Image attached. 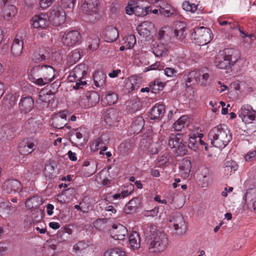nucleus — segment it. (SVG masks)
I'll return each instance as SVG.
<instances>
[{"label":"nucleus","instance_id":"nucleus-39","mask_svg":"<svg viewBox=\"0 0 256 256\" xmlns=\"http://www.w3.org/2000/svg\"><path fill=\"white\" fill-rule=\"evenodd\" d=\"M88 49L91 52H93L98 48L100 40L98 36L95 34H91L88 38Z\"/></svg>","mask_w":256,"mask_h":256},{"label":"nucleus","instance_id":"nucleus-34","mask_svg":"<svg viewBox=\"0 0 256 256\" xmlns=\"http://www.w3.org/2000/svg\"><path fill=\"white\" fill-rule=\"evenodd\" d=\"M17 13L16 7L12 4H8L4 6L3 9L2 15L4 20H9L14 16Z\"/></svg>","mask_w":256,"mask_h":256},{"label":"nucleus","instance_id":"nucleus-33","mask_svg":"<svg viewBox=\"0 0 256 256\" xmlns=\"http://www.w3.org/2000/svg\"><path fill=\"white\" fill-rule=\"evenodd\" d=\"M156 7L159 8L160 12L165 16H170L173 14L172 7L166 1L160 0L158 2Z\"/></svg>","mask_w":256,"mask_h":256},{"label":"nucleus","instance_id":"nucleus-1","mask_svg":"<svg viewBox=\"0 0 256 256\" xmlns=\"http://www.w3.org/2000/svg\"><path fill=\"white\" fill-rule=\"evenodd\" d=\"M144 234L149 251L154 253H161L164 251L168 244V239L166 234L158 231L156 226L148 227Z\"/></svg>","mask_w":256,"mask_h":256},{"label":"nucleus","instance_id":"nucleus-18","mask_svg":"<svg viewBox=\"0 0 256 256\" xmlns=\"http://www.w3.org/2000/svg\"><path fill=\"white\" fill-rule=\"evenodd\" d=\"M34 144L30 140H24L19 144V152L22 155H28L34 150Z\"/></svg>","mask_w":256,"mask_h":256},{"label":"nucleus","instance_id":"nucleus-29","mask_svg":"<svg viewBox=\"0 0 256 256\" xmlns=\"http://www.w3.org/2000/svg\"><path fill=\"white\" fill-rule=\"evenodd\" d=\"M141 207V200L138 198H134L131 200L125 206L124 210L126 214L136 212L138 208Z\"/></svg>","mask_w":256,"mask_h":256},{"label":"nucleus","instance_id":"nucleus-38","mask_svg":"<svg viewBox=\"0 0 256 256\" xmlns=\"http://www.w3.org/2000/svg\"><path fill=\"white\" fill-rule=\"evenodd\" d=\"M118 100V95L116 92L108 91L106 92L104 98H102V102L106 104L112 105L116 103Z\"/></svg>","mask_w":256,"mask_h":256},{"label":"nucleus","instance_id":"nucleus-45","mask_svg":"<svg viewBox=\"0 0 256 256\" xmlns=\"http://www.w3.org/2000/svg\"><path fill=\"white\" fill-rule=\"evenodd\" d=\"M153 52L156 56H163L166 54L167 49L164 44H160L154 47Z\"/></svg>","mask_w":256,"mask_h":256},{"label":"nucleus","instance_id":"nucleus-12","mask_svg":"<svg viewBox=\"0 0 256 256\" xmlns=\"http://www.w3.org/2000/svg\"><path fill=\"white\" fill-rule=\"evenodd\" d=\"M50 22L54 26L63 24L66 20V14L61 6H56L52 9L50 16Z\"/></svg>","mask_w":256,"mask_h":256},{"label":"nucleus","instance_id":"nucleus-36","mask_svg":"<svg viewBox=\"0 0 256 256\" xmlns=\"http://www.w3.org/2000/svg\"><path fill=\"white\" fill-rule=\"evenodd\" d=\"M53 94L54 93L52 92L50 90L46 91L44 90H40L39 92L38 98L36 101V104H38L42 102L44 106L48 104L50 102V96Z\"/></svg>","mask_w":256,"mask_h":256},{"label":"nucleus","instance_id":"nucleus-9","mask_svg":"<svg viewBox=\"0 0 256 256\" xmlns=\"http://www.w3.org/2000/svg\"><path fill=\"white\" fill-rule=\"evenodd\" d=\"M170 226L178 235H182L186 231V224L183 216L180 213L174 214L170 220Z\"/></svg>","mask_w":256,"mask_h":256},{"label":"nucleus","instance_id":"nucleus-16","mask_svg":"<svg viewBox=\"0 0 256 256\" xmlns=\"http://www.w3.org/2000/svg\"><path fill=\"white\" fill-rule=\"evenodd\" d=\"M32 21L33 26L36 28H45L48 26L49 24L48 16L46 14H41L34 16Z\"/></svg>","mask_w":256,"mask_h":256},{"label":"nucleus","instance_id":"nucleus-41","mask_svg":"<svg viewBox=\"0 0 256 256\" xmlns=\"http://www.w3.org/2000/svg\"><path fill=\"white\" fill-rule=\"evenodd\" d=\"M150 138H148L146 140V143L144 144V147L148 150L150 154H156L158 152L160 148L159 144L156 142H151Z\"/></svg>","mask_w":256,"mask_h":256},{"label":"nucleus","instance_id":"nucleus-63","mask_svg":"<svg viewBox=\"0 0 256 256\" xmlns=\"http://www.w3.org/2000/svg\"><path fill=\"white\" fill-rule=\"evenodd\" d=\"M128 186L130 187V190H123L120 193L121 195L123 198L130 195L132 192V190L134 188V186L132 184H130V186Z\"/></svg>","mask_w":256,"mask_h":256},{"label":"nucleus","instance_id":"nucleus-22","mask_svg":"<svg viewBox=\"0 0 256 256\" xmlns=\"http://www.w3.org/2000/svg\"><path fill=\"white\" fill-rule=\"evenodd\" d=\"M144 121L142 116H138L135 118L129 128V132L131 134H138L142 131L144 126Z\"/></svg>","mask_w":256,"mask_h":256},{"label":"nucleus","instance_id":"nucleus-56","mask_svg":"<svg viewBox=\"0 0 256 256\" xmlns=\"http://www.w3.org/2000/svg\"><path fill=\"white\" fill-rule=\"evenodd\" d=\"M195 71H192L184 77V80L186 82V85L188 86V84L192 82L193 78L195 80Z\"/></svg>","mask_w":256,"mask_h":256},{"label":"nucleus","instance_id":"nucleus-42","mask_svg":"<svg viewBox=\"0 0 256 256\" xmlns=\"http://www.w3.org/2000/svg\"><path fill=\"white\" fill-rule=\"evenodd\" d=\"M198 137H197L196 132H192L189 135L188 141V146L191 150L196 151L198 148Z\"/></svg>","mask_w":256,"mask_h":256},{"label":"nucleus","instance_id":"nucleus-23","mask_svg":"<svg viewBox=\"0 0 256 256\" xmlns=\"http://www.w3.org/2000/svg\"><path fill=\"white\" fill-rule=\"evenodd\" d=\"M165 108L162 104H156L154 106L150 112V117L152 120H159L164 116Z\"/></svg>","mask_w":256,"mask_h":256},{"label":"nucleus","instance_id":"nucleus-27","mask_svg":"<svg viewBox=\"0 0 256 256\" xmlns=\"http://www.w3.org/2000/svg\"><path fill=\"white\" fill-rule=\"evenodd\" d=\"M108 142V136L106 134H103L92 144L90 148L93 151H96L106 146Z\"/></svg>","mask_w":256,"mask_h":256},{"label":"nucleus","instance_id":"nucleus-4","mask_svg":"<svg viewBox=\"0 0 256 256\" xmlns=\"http://www.w3.org/2000/svg\"><path fill=\"white\" fill-rule=\"evenodd\" d=\"M240 58L238 50L233 48L224 49L216 56V66L220 69H228L238 61Z\"/></svg>","mask_w":256,"mask_h":256},{"label":"nucleus","instance_id":"nucleus-10","mask_svg":"<svg viewBox=\"0 0 256 256\" xmlns=\"http://www.w3.org/2000/svg\"><path fill=\"white\" fill-rule=\"evenodd\" d=\"M181 134H170L168 140V145L172 148H174V152L178 156H182L186 154V146L181 140Z\"/></svg>","mask_w":256,"mask_h":256},{"label":"nucleus","instance_id":"nucleus-2","mask_svg":"<svg viewBox=\"0 0 256 256\" xmlns=\"http://www.w3.org/2000/svg\"><path fill=\"white\" fill-rule=\"evenodd\" d=\"M28 70H30V80L39 86L48 84L55 78V70L50 65L39 64L31 68L30 67Z\"/></svg>","mask_w":256,"mask_h":256},{"label":"nucleus","instance_id":"nucleus-17","mask_svg":"<svg viewBox=\"0 0 256 256\" xmlns=\"http://www.w3.org/2000/svg\"><path fill=\"white\" fill-rule=\"evenodd\" d=\"M66 118L65 112H60L53 117L52 124L56 128H62L66 124Z\"/></svg>","mask_w":256,"mask_h":256},{"label":"nucleus","instance_id":"nucleus-5","mask_svg":"<svg viewBox=\"0 0 256 256\" xmlns=\"http://www.w3.org/2000/svg\"><path fill=\"white\" fill-rule=\"evenodd\" d=\"M87 66L84 64H80L76 66L69 74L68 79L70 82H76L73 86L74 89H80L86 84V81H82L86 74Z\"/></svg>","mask_w":256,"mask_h":256},{"label":"nucleus","instance_id":"nucleus-62","mask_svg":"<svg viewBox=\"0 0 256 256\" xmlns=\"http://www.w3.org/2000/svg\"><path fill=\"white\" fill-rule=\"evenodd\" d=\"M39 199H40V198L37 196H35L31 198H30L28 199L26 202V206H27L29 208H33L34 206L30 204V203H33L35 201H37L38 200H39Z\"/></svg>","mask_w":256,"mask_h":256},{"label":"nucleus","instance_id":"nucleus-20","mask_svg":"<svg viewBox=\"0 0 256 256\" xmlns=\"http://www.w3.org/2000/svg\"><path fill=\"white\" fill-rule=\"evenodd\" d=\"M34 106V100L30 96L22 98L19 107L20 110L25 113L30 112Z\"/></svg>","mask_w":256,"mask_h":256},{"label":"nucleus","instance_id":"nucleus-50","mask_svg":"<svg viewBox=\"0 0 256 256\" xmlns=\"http://www.w3.org/2000/svg\"><path fill=\"white\" fill-rule=\"evenodd\" d=\"M136 43V38L134 35H130L125 38L124 44H126V48H131L134 46Z\"/></svg>","mask_w":256,"mask_h":256},{"label":"nucleus","instance_id":"nucleus-32","mask_svg":"<svg viewBox=\"0 0 256 256\" xmlns=\"http://www.w3.org/2000/svg\"><path fill=\"white\" fill-rule=\"evenodd\" d=\"M25 129L30 133H36L41 128V124L34 118L28 120L24 125Z\"/></svg>","mask_w":256,"mask_h":256},{"label":"nucleus","instance_id":"nucleus-15","mask_svg":"<svg viewBox=\"0 0 256 256\" xmlns=\"http://www.w3.org/2000/svg\"><path fill=\"white\" fill-rule=\"evenodd\" d=\"M21 184L16 180H6L2 186V189L8 194L15 192L20 190Z\"/></svg>","mask_w":256,"mask_h":256},{"label":"nucleus","instance_id":"nucleus-8","mask_svg":"<svg viewBox=\"0 0 256 256\" xmlns=\"http://www.w3.org/2000/svg\"><path fill=\"white\" fill-rule=\"evenodd\" d=\"M152 10L150 6H144L140 2H132L126 7V14L130 15L134 14L138 16H144Z\"/></svg>","mask_w":256,"mask_h":256},{"label":"nucleus","instance_id":"nucleus-30","mask_svg":"<svg viewBox=\"0 0 256 256\" xmlns=\"http://www.w3.org/2000/svg\"><path fill=\"white\" fill-rule=\"evenodd\" d=\"M134 148V144L132 140H127L120 144L118 147V151L123 156L130 154Z\"/></svg>","mask_w":256,"mask_h":256},{"label":"nucleus","instance_id":"nucleus-6","mask_svg":"<svg viewBox=\"0 0 256 256\" xmlns=\"http://www.w3.org/2000/svg\"><path fill=\"white\" fill-rule=\"evenodd\" d=\"M192 34V38L198 45H205L211 40L212 31L210 28L200 26L195 28Z\"/></svg>","mask_w":256,"mask_h":256},{"label":"nucleus","instance_id":"nucleus-58","mask_svg":"<svg viewBox=\"0 0 256 256\" xmlns=\"http://www.w3.org/2000/svg\"><path fill=\"white\" fill-rule=\"evenodd\" d=\"M52 3V0H40L39 4L42 8H46L50 6Z\"/></svg>","mask_w":256,"mask_h":256},{"label":"nucleus","instance_id":"nucleus-61","mask_svg":"<svg viewBox=\"0 0 256 256\" xmlns=\"http://www.w3.org/2000/svg\"><path fill=\"white\" fill-rule=\"evenodd\" d=\"M120 5L116 3H112L110 6V11L112 14H116L120 10Z\"/></svg>","mask_w":256,"mask_h":256},{"label":"nucleus","instance_id":"nucleus-26","mask_svg":"<svg viewBox=\"0 0 256 256\" xmlns=\"http://www.w3.org/2000/svg\"><path fill=\"white\" fill-rule=\"evenodd\" d=\"M118 36V33L116 27L112 26H108L104 31V39L110 42L116 40Z\"/></svg>","mask_w":256,"mask_h":256},{"label":"nucleus","instance_id":"nucleus-14","mask_svg":"<svg viewBox=\"0 0 256 256\" xmlns=\"http://www.w3.org/2000/svg\"><path fill=\"white\" fill-rule=\"evenodd\" d=\"M112 238L116 240H123L128 234L126 228L121 224H114L110 230Z\"/></svg>","mask_w":256,"mask_h":256},{"label":"nucleus","instance_id":"nucleus-7","mask_svg":"<svg viewBox=\"0 0 256 256\" xmlns=\"http://www.w3.org/2000/svg\"><path fill=\"white\" fill-rule=\"evenodd\" d=\"M82 36L78 30H71L64 33L62 38V42L64 46L72 47L82 42Z\"/></svg>","mask_w":256,"mask_h":256},{"label":"nucleus","instance_id":"nucleus-21","mask_svg":"<svg viewBox=\"0 0 256 256\" xmlns=\"http://www.w3.org/2000/svg\"><path fill=\"white\" fill-rule=\"evenodd\" d=\"M195 80L198 84L206 86L208 84L210 75L206 70H200L195 71Z\"/></svg>","mask_w":256,"mask_h":256},{"label":"nucleus","instance_id":"nucleus-59","mask_svg":"<svg viewBox=\"0 0 256 256\" xmlns=\"http://www.w3.org/2000/svg\"><path fill=\"white\" fill-rule=\"evenodd\" d=\"M256 156V151L253 150L248 152L245 156V160L248 162L252 161Z\"/></svg>","mask_w":256,"mask_h":256},{"label":"nucleus","instance_id":"nucleus-46","mask_svg":"<svg viewBox=\"0 0 256 256\" xmlns=\"http://www.w3.org/2000/svg\"><path fill=\"white\" fill-rule=\"evenodd\" d=\"M187 118L186 116H181L173 124V128L175 131H181L186 122Z\"/></svg>","mask_w":256,"mask_h":256},{"label":"nucleus","instance_id":"nucleus-40","mask_svg":"<svg viewBox=\"0 0 256 256\" xmlns=\"http://www.w3.org/2000/svg\"><path fill=\"white\" fill-rule=\"evenodd\" d=\"M93 78L96 86L102 87L105 84L106 76L102 72H95L93 76Z\"/></svg>","mask_w":256,"mask_h":256},{"label":"nucleus","instance_id":"nucleus-37","mask_svg":"<svg viewBox=\"0 0 256 256\" xmlns=\"http://www.w3.org/2000/svg\"><path fill=\"white\" fill-rule=\"evenodd\" d=\"M125 88L128 92L137 90L139 88V82L134 76L128 78L125 82Z\"/></svg>","mask_w":256,"mask_h":256},{"label":"nucleus","instance_id":"nucleus-47","mask_svg":"<svg viewBox=\"0 0 256 256\" xmlns=\"http://www.w3.org/2000/svg\"><path fill=\"white\" fill-rule=\"evenodd\" d=\"M104 256H126L124 251L116 248L106 252Z\"/></svg>","mask_w":256,"mask_h":256},{"label":"nucleus","instance_id":"nucleus-43","mask_svg":"<svg viewBox=\"0 0 256 256\" xmlns=\"http://www.w3.org/2000/svg\"><path fill=\"white\" fill-rule=\"evenodd\" d=\"M108 221V220L106 218H98L93 222V225L96 229L102 231L106 228Z\"/></svg>","mask_w":256,"mask_h":256},{"label":"nucleus","instance_id":"nucleus-25","mask_svg":"<svg viewBox=\"0 0 256 256\" xmlns=\"http://www.w3.org/2000/svg\"><path fill=\"white\" fill-rule=\"evenodd\" d=\"M98 0H84L82 8L88 14H91L96 12Z\"/></svg>","mask_w":256,"mask_h":256},{"label":"nucleus","instance_id":"nucleus-13","mask_svg":"<svg viewBox=\"0 0 256 256\" xmlns=\"http://www.w3.org/2000/svg\"><path fill=\"white\" fill-rule=\"evenodd\" d=\"M99 95L96 92L87 93L83 96L79 102V104L84 108H88L94 106L99 100Z\"/></svg>","mask_w":256,"mask_h":256},{"label":"nucleus","instance_id":"nucleus-48","mask_svg":"<svg viewBox=\"0 0 256 256\" xmlns=\"http://www.w3.org/2000/svg\"><path fill=\"white\" fill-rule=\"evenodd\" d=\"M186 30V29L184 28H181L179 30H174V37L176 38L177 40L182 41L186 36V33L185 32Z\"/></svg>","mask_w":256,"mask_h":256},{"label":"nucleus","instance_id":"nucleus-52","mask_svg":"<svg viewBox=\"0 0 256 256\" xmlns=\"http://www.w3.org/2000/svg\"><path fill=\"white\" fill-rule=\"evenodd\" d=\"M224 168L228 170H231L236 171L237 170L238 166L236 162L233 160H228L224 164Z\"/></svg>","mask_w":256,"mask_h":256},{"label":"nucleus","instance_id":"nucleus-60","mask_svg":"<svg viewBox=\"0 0 256 256\" xmlns=\"http://www.w3.org/2000/svg\"><path fill=\"white\" fill-rule=\"evenodd\" d=\"M177 72L175 69L171 68H166L164 70V74L168 77H172L176 74Z\"/></svg>","mask_w":256,"mask_h":256},{"label":"nucleus","instance_id":"nucleus-28","mask_svg":"<svg viewBox=\"0 0 256 256\" xmlns=\"http://www.w3.org/2000/svg\"><path fill=\"white\" fill-rule=\"evenodd\" d=\"M24 42L22 40L16 38L11 46V52L12 55L15 56H18L21 55L23 50Z\"/></svg>","mask_w":256,"mask_h":256},{"label":"nucleus","instance_id":"nucleus-3","mask_svg":"<svg viewBox=\"0 0 256 256\" xmlns=\"http://www.w3.org/2000/svg\"><path fill=\"white\" fill-rule=\"evenodd\" d=\"M209 139L214 146L223 148L232 139V134L227 126L219 124L213 128L209 132Z\"/></svg>","mask_w":256,"mask_h":256},{"label":"nucleus","instance_id":"nucleus-53","mask_svg":"<svg viewBox=\"0 0 256 256\" xmlns=\"http://www.w3.org/2000/svg\"><path fill=\"white\" fill-rule=\"evenodd\" d=\"M80 58V53L79 50H74L70 54V59L72 62L75 63Z\"/></svg>","mask_w":256,"mask_h":256},{"label":"nucleus","instance_id":"nucleus-44","mask_svg":"<svg viewBox=\"0 0 256 256\" xmlns=\"http://www.w3.org/2000/svg\"><path fill=\"white\" fill-rule=\"evenodd\" d=\"M191 162L187 158H184L181 162L179 168L182 174H188L190 171Z\"/></svg>","mask_w":256,"mask_h":256},{"label":"nucleus","instance_id":"nucleus-64","mask_svg":"<svg viewBox=\"0 0 256 256\" xmlns=\"http://www.w3.org/2000/svg\"><path fill=\"white\" fill-rule=\"evenodd\" d=\"M202 182L200 184L202 188H206L208 186V178L206 176H204L202 180Z\"/></svg>","mask_w":256,"mask_h":256},{"label":"nucleus","instance_id":"nucleus-49","mask_svg":"<svg viewBox=\"0 0 256 256\" xmlns=\"http://www.w3.org/2000/svg\"><path fill=\"white\" fill-rule=\"evenodd\" d=\"M182 8L187 12H194L198 8V6L194 4H191L188 1H184L182 4Z\"/></svg>","mask_w":256,"mask_h":256},{"label":"nucleus","instance_id":"nucleus-57","mask_svg":"<svg viewBox=\"0 0 256 256\" xmlns=\"http://www.w3.org/2000/svg\"><path fill=\"white\" fill-rule=\"evenodd\" d=\"M86 246V245L85 244V242H84L82 241H81L79 242L76 244L74 245L73 248L76 252L80 251L85 248Z\"/></svg>","mask_w":256,"mask_h":256},{"label":"nucleus","instance_id":"nucleus-24","mask_svg":"<svg viewBox=\"0 0 256 256\" xmlns=\"http://www.w3.org/2000/svg\"><path fill=\"white\" fill-rule=\"evenodd\" d=\"M154 28V25L152 22L146 21L142 22L138 26L137 30L140 36H148Z\"/></svg>","mask_w":256,"mask_h":256},{"label":"nucleus","instance_id":"nucleus-55","mask_svg":"<svg viewBox=\"0 0 256 256\" xmlns=\"http://www.w3.org/2000/svg\"><path fill=\"white\" fill-rule=\"evenodd\" d=\"M76 0H61V4L64 8H74Z\"/></svg>","mask_w":256,"mask_h":256},{"label":"nucleus","instance_id":"nucleus-31","mask_svg":"<svg viewBox=\"0 0 256 256\" xmlns=\"http://www.w3.org/2000/svg\"><path fill=\"white\" fill-rule=\"evenodd\" d=\"M48 56V53L43 48H40L36 50L32 56V60L36 63L44 60Z\"/></svg>","mask_w":256,"mask_h":256},{"label":"nucleus","instance_id":"nucleus-35","mask_svg":"<svg viewBox=\"0 0 256 256\" xmlns=\"http://www.w3.org/2000/svg\"><path fill=\"white\" fill-rule=\"evenodd\" d=\"M130 247L134 250L140 246V240L139 234L136 232H132L129 236Z\"/></svg>","mask_w":256,"mask_h":256},{"label":"nucleus","instance_id":"nucleus-51","mask_svg":"<svg viewBox=\"0 0 256 256\" xmlns=\"http://www.w3.org/2000/svg\"><path fill=\"white\" fill-rule=\"evenodd\" d=\"M164 67V63H162L159 62H157L154 64L150 65L148 67H146L144 68V72H148L150 70H161Z\"/></svg>","mask_w":256,"mask_h":256},{"label":"nucleus","instance_id":"nucleus-54","mask_svg":"<svg viewBox=\"0 0 256 256\" xmlns=\"http://www.w3.org/2000/svg\"><path fill=\"white\" fill-rule=\"evenodd\" d=\"M71 138L75 141H78L82 138V134L78 130H73L70 133Z\"/></svg>","mask_w":256,"mask_h":256},{"label":"nucleus","instance_id":"nucleus-19","mask_svg":"<svg viewBox=\"0 0 256 256\" xmlns=\"http://www.w3.org/2000/svg\"><path fill=\"white\" fill-rule=\"evenodd\" d=\"M14 133V128L12 124L10 123L2 125L0 130V134L2 138L8 140H11Z\"/></svg>","mask_w":256,"mask_h":256},{"label":"nucleus","instance_id":"nucleus-11","mask_svg":"<svg viewBox=\"0 0 256 256\" xmlns=\"http://www.w3.org/2000/svg\"><path fill=\"white\" fill-rule=\"evenodd\" d=\"M238 114L242 122L246 124H252L256 118V111L249 104L242 106Z\"/></svg>","mask_w":256,"mask_h":256}]
</instances>
